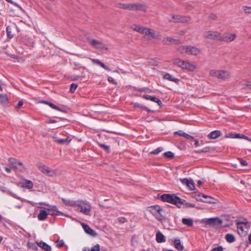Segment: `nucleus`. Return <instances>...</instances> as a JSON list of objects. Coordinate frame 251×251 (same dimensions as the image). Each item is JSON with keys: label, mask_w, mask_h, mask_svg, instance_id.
<instances>
[{"label": "nucleus", "mask_w": 251, "mask_h": 251, "mask_svg": "<svg viewBox=\"0 0 251 251\" xmlns=\"http://www.w3.org/2000/svg\"><path fill=\"white\" fill-rule=\"evenodd\" d=\"M160 200L163 201L175 204L178 207L183 205L185 202L184 200H181L175 194H163L160 196Z\"/></svg>", "instance_id": "f257e3e1"}, {"label": "nucleus", "mask_w": 251, "mask_h": 251, "mask_svg": "<svg viewBox=\"0 0 251 251\" xmlns=\"http://www.w3.org/2000/svg\"><path fill=\"white\" fill-rule=\"evenodd\" d=\"M74 207L76 210L86 215H90L92 209L90 203L86 201H76Z\"/></svg>", "instance_id": "f03ea898"}, {"label": "nucleus", "mask_w": 251, "mask_h": 251, "mask_svg": "<svg viewBox=\"0 0 251 251\" xmlns=\"http://www.w3.org/2000/svg\"><path fill=\"white\" fill-rule=\"evenodd\" d=\"M36 166L41 172L49 176H54L61 174V171L59 170L52 169L41 163L37 164Z\"/></svg>", "instance_id": "7ed1b4c3"}, {"label": "nucleus", "mask_w": 251, "mask_h": 251, "mask_svg": "<svg viewBox=\"0 0 251 251\" xmlns=\"http://www.w3.org/2000/svg\"><path fill=\"white\" fill-rule=\"evenodd\" d=\"M201 222L205 225H208L211 226H220L223 221L218 217L210 218H204L201 220Z\"/></svg>", "instance_id": "20e7f679"}, {"label": "nucleus", "mask_w": 251, "mask_h": 251, "mask_svg": "<svg viewBox=\"0 0 251 251\" xmlns=\"http://www.w3.org/2000/svg\"><path fill=\"white\" fill-rule=\"evenodd\" d=\"M8 162L11 167L20 172H24L26 171V168L23 163L14 158H10L8 159Z\"/></svg>", "instance_id": "39448f33"}, {"label": "nucleus", "mask_w": 251, "mask_h": 251, "mask_svg": "<svg viewBox=\"0 0 251 251\" xmlns=\"http://www.w3.org/2000/svg\"><path fill=\"white\" fill-rule=\"evenodd\" d=\"M141 34H143L145 36H147L150 39H159L161 37V35L159 32L154 31L152 29L146 27H144Z\"/></svg>", "instance_id": "423d86ee"}, {"label": "nucleus", "mask_w": 251, "mask_h": 251, "mask_svg": "<svg viewBox=\"0 0 251 251\" xmlns=\"http://www.w3.org/2000/svg\"><path fill=\"white\" fill-rule=\"evenodd\" d=\"M150 211L158 220L160 221L162 219V212L163 211L161 207L159 205H154L148 208Z\"/></svg>", "instance_id": "0eeeda50"}, {"label": "nucleus", "mask_w": 251, "mask_h": 251, "mask_svg": "<svg viewBox=\"0 0 251 251\" xmlns=\"http://www.w3.org/2000/svg\"><path fill=\"white\" fill-rule=\"evenodd\" d=\"M88 43L94 48L100 50H107L108 48L106 45L101 41L92 39L88 38Z\"/></svg>", "instance_id": "6e6552de"}, {"label": "nucleus", "mask_w": 251, "mask_h": 251, "mask_svg": "<svg viewBox=\"0 0 251 251\" xmlns=\"http://www.w3.org/2000/svg\"><path fill=\"white\" fill-rule=\"evenodd\" d=\"M248 222L247 219H244L242 221H238L236 222L238 233L241 235H245L246 231L244 230L245 228L248 229Z\"/></svg>", "instance_id": "1a4fd4ad"}, {"label": "nucleus", "mask_w": 251, "mask_h": 251, "mask_svg": "<svg viewBox=\"0 0 251 251\" xmlns=\"http://www.w3.org/2000/svg\"><path fill=\"white\" fill-rule=\"evenodd\" d=\"M221 33L216 31L208 30L203 33L204 38L210 40H217L220 41Z\"/></svg>", "instance_id": "9d476101"}, {"label": "nucleus", "mask_w": 251, "mask_h": 251, "mask_svg": "<svg viewBox=\"0 0 251 251\" xmlns=\"http://www.w3.org/2000/svg\"><path fill=\"white\" fill-rule=\"evenodd\" d=\"M127 9L132 11H143L146 10L147 7L145 5L139 3H127Z\"/></svg>", "instance_id": "9b49d317"}, {"label": "nucleus", "mask_w": 251, "mask_h": 251, "mask_svg": "<svg viewBox=\"0 0 251 251\" xmlns=\"http://www.w3.org/2000/svg\"><path fill=\"white\" fill-rule=\"evenodd\" d=\"M236 37L235 34H230L229 33H225L223 35L221 34L220 41L226 42H231L235 40Z\"/></svg>", "instance_id": "f8f14e48"}, {"label": "nucleus", "mask_w": 251, "mask_h": 251, "mask_svg": "<svg viewBox=\"0 0 251 251\" xmlns=\"http://www.w3.org/2000/svg\"><path fill=\"white\" fill-rule=\"evenodd\" d=\"M81 226L85 232L88 234L93 237H95L97 235V233L94 230L91 228L88 225L82 223L81 224Z\"/></svg>", "instance_id": "ddd939ff"}, {"label": "nucleus", "mask_w": 251, "mask_h": 251, "mask_svg": "<svg viewBox=\"0 0 251 251\" xmlns=\"http://www.w3.org/2000/svg\"><path fill=\"white\" fill-rule=\"evenodd\" d=\"M230 72L227 70H220L219 79L226 80L229 79L230 77Z\"/></svg>", "instance_id": "4468645a"}, {"label": "nucleus", "mask_w": 251, "mask_h": 251, "mask_svg": "<svg viewBox=\"0 0 251 251\" xmlns=\"http://www.w3.org/2000/svg\"><path fill=\"white\" fill-rule=\"evenodd\" d=\"M162 42L166 45H177L179 43V40L169 37L164 38Z\"/></svg>", "instance_id": "2eb2a0df"}, {"label": "nucleus", "mask_w": 251, "mask_h": 251, "mask_svg": "<svg viewBox=\"0 0 251 251\" xmlns=\"http://www.w3.org/2000/svg\"><path fill=\"white\" fill-rule=\"evenodd\" d=\"M186 171H184L181 173L178 174L176 176L177 180H179L182 184L188 187V179L183 177V174H186Z\"/></svg>", "instance_id": "dca6fc26"}, {"label": "nucleus", "mask_w": 251, "mask_h": 251, "mask_svg": "<svg viewBox=\"0 0 251 251\" xmlns=\"http://www.w3.org/2000/svg\"><path fill=\"white\" fill-rule=\"evenodd\" d=\"M47 210L48 211V215L50 214L51 215H59L62 214L61 212L57 210V207L54 205H50L49 207L47 208Z\"/></svg>", "instance_id": "f3484780"}, {"label": "nucleus", "mask_w": 251, "mask_h": 251, "mask_svg": "<svg viewBox=\"0 0 251 251\" xmlns=\"http://www.w3.org/2000/svg\"><path fill=\"white\" fill-rule=\"evenodd\" d=\"M172 22H185L187 21V18L179 15H173L170 20Z\"/></svg>", "instance_id": "a211bd4d"}, {"label": "nucleus", "mask_w": 251, "mask_h": 251, "mask_svg": "<svg viewBox=\"0 0 251 251\" xmlns=\"http://www.w3.org/2000/svg\"><path fill=\"white\" fill-rule=\"evenodd\" d=\"M174 63L177 65L178 66L181 67L182 69H187L188 63L184 61L179 59H175L174 60Z\"/></svg>", "instance_id": "6ab92c4d"}, {"label": "nucleus", "mask_w": 251, "mask_h": 251, "mask_svg": "<svg viewBox=\"0 0 251 251\" xmlns=\"http://www.w3.org/2000/svg\"><path fill=\"white\" fill-rule=\"evenodd\" d=\"M221 132L219 130H215L211 131L207 135V137L209 139H215L221 136Z\"/></svg>", "instance_id": "aec40b11"}, {"label": "nucleus", "mask_w": 251, "mask_h": 251, "mask_svg": "<svg viewBox=\"0 0 251 251\" xmlns=\"http://www.w3.org/2000/svg\"><path fill=\"white\" fill-rule=\"evenodd\" d=\"M143 98L147 100H150L151 101L155 102L157 103L159 106H161L162 104L161 101L159 99L153 96H151L148 95H144L143 96Z\"/></svg>", "instance_id": "412c9836"}, {"label": "nucleus", "mask_w": 251, "mask_h": 251, "mask_svg": "<svg viewBox=\"0 0 251 251\" xmlns=\"http://www.w3.org/2000/svg\"><path fill=\"white\" fill-rule=\"evenodd\" d=\"M53 141L59 144H68L71 141V139L68 138L61 139L57 137H53Z\"/></svg>", "instance_id": "4be33fe9"}, {"label": "nucleus", "mask_w": 251, "mask_h": 251, "mask_svg": "<svg viewBox=\"0 0 251 251\" xmlns=\"http://www.w3.org/2000/svg\"><path fill=\"white\" fill-rule=\"evenodd\" d=\"M173 245L176 249L179 251H182L184 249V247L181 244L180 240L179 239H175L173 241Z\"/></svg>", "instance_id": "5701e85b"}, {"label": "nucleus", "mask_w": 251, "mask_h": 251, "mask_svg": "<svg viewBox=\"0 0 251 251\" xmlns=\"http://www.w3.org/2000/svg\"><path fill=\"white\" fill-rule=\"evenodd\" d=\"M202 198L205 199L204 200H203V201L204 202L209 203H216L218 201L217 199L207 195H202Z\"/></svg>", "instance_id": "b1692460"}, {"label": "nucleus", "mask_w": 251, "mask_h": 251, "mask_svg": "<svg viewBox=\"0 0 251 251\" xmlns=\"http://www.w3.org/2000/svg\"><path fill=\"white\" fill-rule=\"evenodd\" d=\"M202 195L200 193H195L193 192L191 194H189V196L192 198L193 199H196L198 201H203V200L202 199Z\"/></svg>", "instance_id": "393cba45"}, {"label": "nucleus", "mask_w": 251, "mask_h": 251, "mask_svg": "<svg viewBox=\"0 0 251 251\" xmlns=\"http://www.w3.org/2000/svg\"><path fill=\"white\" fill-rule=\"evenodd\" d=\"M37 245L46 251H50L51 250V247L44 242H38Z\"/></svg>", "instance_id": "a878e982"}, {"label": "nucleus", "mask_w": 251, "mask_h": 251, "mask_svg": "<svg viewBox=\"0 0 251 251\" xmlns=\"http://www.w3.org/2000/svg\"><path fill=\"white\" fill-rule=\"evenodd\" d=\"M48 215V212L45 210H41L38 215V219L40 221L45 220Z\"/></svg>", "instance_id": "bb28decb"}, {"label": "nucleus", "mask_w": 251, "mask_h": 251, "mask_svg": "<svg viewBox=\"0 0 251 251\" xmlns=\"http://www.w3.org/2000/svg\"><path fill=\"white\" fill-rule=\"evenodd\" d=\"M90 59L93 62V63H96V64L100 65V66H101L104 69H105L106 70H107V71H110V69L108 67H107L103 63L101 62L99 59H92V58H91Z\"/></svg>", "instance_id": "cd10ccee"}, {"label": "nucleus", "mask_w": 251, "mask_h": 251, "mask_svg": "<svg viewBox=\"0 0 251 251\" xmlns=\"http://www.w3.org/2000/svg\"><path fill=\"white\" fill-rule=\"evenodd\" d=\"M156 240L158 243H163L166 240L165 236L160 231L158 232L156 234Z\"/></svg>", "instance_id": "c85d7f7f"}, {"label": "nucleus", "mask_w": 251, "mask_h": 251, "mask_svg": "<svg viewBox=\"0 0 251 251\" xmlns=\"http://www.w3.org/2000/svg\"><path fill=\"white\" fill-rule=\"evenodd\" d=\"M189 143H190L192 146L194 145L195 147H198L200 146L199 140L195 139L193 136L190 135H189Z\"/></svg>", "instance_id": "c756f323"}, {"label": "nucleus", "mask_w": 251, "mask_h": 251, "mask_svg": "<svg viewBox=\"0 0 251 251\" xmlns=\"http://www.w3.org/2000/svg\"><path fill=\"white\" fill-rule=\"evenodd\" d=\"M200 53V50L199 48L189 46V54L197 55Z\"/></svg>", "instance_id": "7c9ffc66"}, {"label": "nucleus", "mask_w": 251, "mask_h": 251, "mask_svg": "<svg viewBox=\"0 0 251 251\" xmlns=\"http://www.w3.org/2000/svg\"><path fill=\"white\" fill-rule=\"evenodd\" d=\"M226 241L229 243L234 242L235 241L234 236L231 233H227L225 236Z\"/></svg>", "instance_id": "2f4dec72"}, {"label": "nucleus", "mask_w": 251, "mask_h": 251, "mask_svg": "<svg viewBox=\"0 0 251 251\" xmlns=\"http://www.w3.org/2000/svg\"><path fill=\"white\" fill-rule=\"evenodd\" d=\"M144 26H141L138 25H133L131 26V28L134 31H136L140 33H142Z\"/></svg>", "instance_id": "473e14b6"}, {"label": "nucleus", "mask_w": 251, "mask_h": 251, "mask_svg": "<svg viewBox=\"0 0 251 251\" xmlns=\"http://www.w3.org/2000/svg\"><path fill=\"white\" fill-rule=\"evenodd\" d=\"M164 78L166 79L176 82L178 80L177 78L175 77L173 75H172L169 74H166V75H165L164 76Z\"/></svg>", "instance_id": "72a5a7b5"}, {"label": "nucleus", "mask_w": 251, "mask_h": 251, "mask_svg": "<svg viewBox=\"0 0 251 251\" xmlns=\"http://www.w3.org/2000/svg\"><path fill=\"white\" fill-rule=\"evenodd\" d=\"M8 98L6 94H0V102L2 104L7 103L8 102Z\"/></svg>", "instance_id": "f704fd0d"}, {"label": "nucleus", "mask_w": 251, "mask_h": 251, "mask_svg": "<svg viewBox=\"0 0 251 251\" xmlns=\"http://www.w3.org/2000/svg\"><path fill=\"white\" fill-rule=\"evenodd\" d=\"M33 184L31 181L26 180L23 184V186L27 189H31L33 187Z\"/></svg>", "instance_id": "c9c22d12"}, {"label": "nucleus", "mask_w": 251, "mask_h": 251, "mask_svg": "<svg viewBox=\"0 0 251 251\" xmlns=\"http://www.w3.org/2000/svg\"><path fill=\"white\" fill-rule=\"evenodd\" d=\"M41 102L45 103V104H46L49 105L52 108H53L54 109H55V110H56L57 111H61V109H60V108L59 107H58V106L55 105L52 103L50 102L46 101V100H42V101H41Z\"/></svg>", "instance_id": "e433bc0d"}, {"label": "nucleus", "mask_w": 251, "mask_h": 251, "mask_svg": "<svg viewBox=\"0 0 251 251\" xmlns=\"http://www.w3.org/2000/svg\"><path fill=\"white\" fill-rule=\"evenodd\" d=\"M62 201H63L64 203L65 204L67 205L68 206H72L74 207L75 205V203L76 201H70V200H65L64 199H62Z\"/></svg>", "instance_id": "4c0bfd02"}, {"label": "nucleus", "mask_w": 251, "mask_h": 251, "mask_svg": "<svg viewBox=\"0 0 251 251\" xmlns=\"http://www.w3.org/2000/svg\"><path fill=\"white\" fill-rule=\"evenodd\" d=\"M220 70H212L209 72V75L211 76L216 77L218 79Z\"/></svg>", "instance_id": "58836bf2"}, {"label": "nucleus", "mask_w": 251, "mask_h": 251, "mask_svg": "<svg viewBox=\"0 0 251 251\" xmlns=\"http://www.w3.org/2000/svg\"><path fill=\"white\" fill-rule=\"evenodd\" d=\"M210 150V148L209 147H205L201 150H198L196 152L197 153H202V152H208Z\"/></svg>", "instance_id": "ea45409f"}, {"label": "nucleus", "mask_w": 251, "mask_h": 251, "mask_svg": "<svg viewBox=\"0 0 251 251\" xmlns=\"http://www.w3.org/2000/svg\"><path fill=\"white\" fill-rule=\"evenodd\" d=\"M163 150V149L161 147H158V148H157L156 149H155V150L152 151L151 152V154H158L159 152H161Z\"/></svg>", "instance_id": "a19ab883"}, {"label": "nucleus", "mask_w": 251, "mask_h": 251, "mask_svg": "<svg viewBox=\"0 0 251 251\" xmlns=\"http://www.w3.org/2000/svg\"><path fill=\"white\" fill-rule=\"evenodd\" d=\"M175 134H178L179 135V136H184L186 138H188V134L185 133V132H183V131H176L175 132Z\"/></svg>", "instance_id": "79ce46f5"}, {"label": "nucleus", "mask_w": 251, "mask_h": 251, "mask_svg": "<svg viewBox=\"0 0 251 251\" xmlns=\"http://www.w3.org/2000/svg\"><path fill=\"white\" fill-rule=\"evenodd\" d=\"M77 87V84L72 83L70 86V91L71 93H74L75 92V91L76 90Z\"/></svg>", "instance_id": "37998d69"}, {"label": "nucleus", "mask_w": 251, "mask_h": 251, "mask_svg": "<svg viewBox=\"0 0 251 251\" xmlns=\"http://www.w3.org/2000/svg\"><path fill=\"white\" fill-rule=\"evenodd\" d=\"M195 188V186L193 180L189 178V190H193Z\"/></svg>", "instance_id": "c03bdc74"}, {"label": "nucleus", "mask_w": 251, "mask_h": 251, "mask_svg": "<svg viewBox=\"0 0 251 251\" xmlns=\"http://www.w3.org/2000/svg\"><path fill=\"white\" fill-rule=\"evenodd\" d=\"M164 155L165 157L169 158H172L174 155L173 152L171 151H167L164 153Z\"/></svg>", "instance_id": "a18cd8bd"}, {"label": "nucleus", "mask_w": 251, "mask_h": 251, "mask_svg": "<svg viewBox=\"0 0 251 251\" xmlns=\"http://www.w3.org/2000/svg\"><path fill=\"white\" fill-rule=\"evenodd\" d=\"M243 10L246 13H251V7L244 6L243 7Z\"/></svg>", "instance_id": "49530a36"}, {"label": "nucleus", "mask_w": 251, "mask_h": 251, "mask_svg": "<svg viewBox=\"0 0 251 251\" xmlns=\"http://www.w3.org/2000/svg\"><path fill=\"white\" fill-rule=\"evenodd\" d=\"M178 50L181 53L187 52L188 50V47H181L179 48Z\"/></svg>", "instance_id": "de8ad7c7"}, {"label": "nucleus", "mask_w": 251, "mask_h": 251, "mask_svg": "<svg viewBox=\"0 0 251 251\" xmlns=\"http://www.w3.org/2000/svg\"><path fill=\"white\" fill-rule=\"evenodd\" d=\"M10 28L9 26H7L6 27V32L7 35L8 37L11 38L13 37V35L12 34L11 31H10Z\"/></svg>", "instance_id": "09e8293b"}, {"label": "nucleus", "mask_w": 251, "mask_h": 251, "mask_svg": "<svg viewBox=\"0 0 251 251\" xmlns=\"http://www.w3.org/2000/svg\"><path fill=\"white\" fill-rule=\"evenodd\" d=\"M235 136V133H228L225 135V138L234 139Z\"/></svg>", "instance_id": "8fccbe9b"}, {"label": "nucleus", "mask_w": 251, "mask_h": 251, "mask_svg": "<svg viewBox=\"0 0 251 251\" xmlns=\"http://www.w3.org/2000/svg\"><path fill=\"white\" fill-rule=\"evenodd\" d=\"M127 3H118L117 4V7L119 8L127 9Z\"/></svg>", "instance_id": "3c124183"}, {"label": "nucleus", "mask_w": 251, "mask_h": 251, "mask_svg": "<svg viewBox=\"0 0 251 251\" xmlns=\"http://www.w3.org/2000/svg\"><path fill=\"white\" fill-rule=\"evenodd\" d=\"M90 251H100V246L99 245H96L92 247Z\"/></svg>", "instance_id": "603ef678"}, {"label": "nucleus", "mask_w": 251, "mask_h": 251, "mask_svg": "<svg viewBox=\"0 0 251 251\" xmlns=\"http://www.w3.org/2000/svg\"><path fill=\"white\" fill-rule=\"evenodd\" d=\"M197 68L196 65L189 63V71H194Z\"/></svg>", "instance_id": "864d4df0"}, {"label": "nucleus", "mask_w": 251, "mask_h": 251, "mask_svg": "<svg viewBox=\"0 0 251 251\" xmlns=\"http://www.w3.org/2000/svg\"><path fill=\"white\" fill-rule=\"evenodd\" d=\"M239 161L242 166H247L248 165V163L246 160H243L242 158H239Z\"/></svg>", "instance_id": "5fc2aeb1"}, {"label": "nucleus", "mask_w": 251, "mask_h": 251, "mask_svg": "<svg viewBox=\"0 0 251 251\" xmlns=\"http://www.w3.org/2000/svg\"><path fill=\"white\" fill-rule=\"evenodd\" d=\"M28 246L29 248H32V249L36 250L38 249L37 247L34 245L33 243H28Z\"/></svg>", "instance_id": "6e6d98bb"}, {"label": "nucleus", "mask_w": 251, "mask_h": 251, "mask_svg": "<svg viewBox=\"0 0 251 251\" xmlns=\"http://www.w3.org/2000/svg\"><path fill=\"white\" fill-rule=\"evenodd\" d=\"M100 146L104 150L108 151L109 150V147L108 146L105 145L103 144H100Z\"/></svg>", "instance_id": "4d7b16f0"}, {"label": "nucleus", "mask_w": 251, "mask_h": 251, "mask_svg": "<svg viewBox=\"0 0 251 251\" xmlns=\"http://www.w3.org/2000/svg\"><path fill=\"white\" fill-rule=\"evenodd\" d=\"M64 242L62 240H58L56 242V246L59 247H62L64 245Z\"/></svg>", "instance_id": "13d9d810"}, {"label": "nucleus", "mask_w": 251, "mask_h": 251, "mask_svg": "<svg viewBox=\"0 0 251 251\" xmlns=\"http://www.w3.org/2000/svg\"><path fill=\"white\" fill-rule=\"evenodd\" d=\"M212 251H223V248L222 246H218L217 247L214 248Z\"/></svg>", "instance_id": "bf43d9fd"}, {"label": "nucleus", "mask_w": 251, "mask_h": 251, "mask_svg": "<svg viewBox=\"0 0 251 251\" xmlns=\"http://www.w3.org/2000/svg\"><path fill=\"white\" fill-rule=\"evenodd\" d=\"M24 104V102L23 101V100H20L17 105H16V108L17 109H20L23 105Z\"/></svg>", "instance_id": "052dcab7"}, {"label": "nucleus", "mask_w": 251, "mask_h": 251, "mask_svg": "<svg viewBox=\"0 0 251 251\" xmlns=\"http://www.w3.org/2000/svg\"><path fill=\"white\" fill-rule=\"evenodd\" d=\"M246 136L243 134L235 133V138H245Z\"/></svg>", "instance_id": "680f3d73"}, {"label": "nucleus", "mask_w": 251, "mask_h": 251, "mask_svg": "<svg viewBox=\"0 0 251 251\" xmlns=\"http://www.w3.org/2000/svg\"><path fill=\"white\" fill-rule=\"evenodd\" d=\"M133 104V106L134 107H135V108H143L144 106H142L141 104H140V103H132Z\"/></svg>", "instance_id": "e2e57ef3"}, {"label": "nucleus", "mask_w": 251, "mask_h": 251, "mask_svg": "<svg viewBox=\"0 0 251 251\" xmlns=\"http://www.w3.org/2000/svg\"><path fill=\"white\" fill-rule=\"evenodd\" d=\"M108 81L109 82L115 84H116L117 83V82H116L115 79L113 77H108Z\"/></svg>", "instance_id": "0e129e2a"}, {"label": "nucleus", "mask_w": 251, "mask_h": 251, "mask_svg": "<svg viewBox=\"0 0 251 251\" xmlns=\"http://www.w3.org/2000/svg\"><path fill=\"white\" fill-rule=\"evenodd\" d=\"M118 221L121 223H124L126 222V219L124 217H120L118 219Z\"/></svg>", "instance_id": "69168bd1"}, {"label": "nucleus", "mask_w": 251, "mask_h": 251, "mask_svg": "<svg viewBox=\"0 0 251 251\" xmlns=\"http://www.w3.org/2000/svg\"><path fill=\"white\" fill-rule=\"evenodd\" d=\"M182 223L183 224L188 226V218H183L182 219Z\"/></svg>", "instance_id": "338daca9"}, {"label": "nucleus", "mask_w": 251, "mask_h": 251, "mask_svg": "<svg viewBox=\"0 0 251 251\" xmlns=\"http://www.w3.org/2000/svg\"><path fill=\"white\" fill-rule=\"evenodd\" d=\"M209 18L212 20H215L217 18V16L215 14H211L209 16Z\"/></svg>", "instance_id": "774afa93"}]
</instances>
